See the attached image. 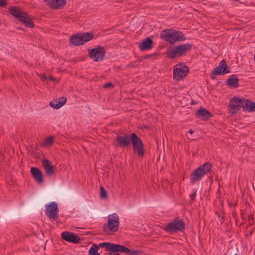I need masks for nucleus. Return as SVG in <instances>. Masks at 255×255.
<instances>
[{
	"mask_svg": "<svg viewBox=\"0 0 255 255\" xmlns=\"http://www.w3.org/2000/svg\"><path fill=\"white\" fill-rule=\"evenodd\" d=\"M197 118H202L203 119L207 120L212 116V114L209 111L202 108L198 109L196 113Z\"/></svg>",
	"mask_w": 255,
	"mask_h": 255,
	"instance_id": "nucleus-21",
	"label": "nucleus"
},
{
	"mask_svg": "<svg viewBox=\"0 0 255 255\" xmlns=\"http://www.w3.org/2000/svg\"><path fill=\"white\" fill-rule=\"evenodd\" d=\"M113 84L112 83H107L104 85V88H109L111 87H113Z\"/></svg>",
	"mask_w": 255,
	"mask_h": 255,
	"instance_id": "nucleus-34",
	"label": "nucleus"
},
{
	"mask_svg": "<svg viewBox=\"0 0 255 255\" xmlns=\"http://www.w3.org/2000/svg\"><path fill=\"white\" fill-rule=\"evenodd\" d=\"M48 5L53 9H58L64 6L66 0H44Z\"/></svg>",
	"mask_w": 255,
	"mask_h": 255,
	"instance_id": "nucleus-16",
	"label": "nucleus"
},
{
	"mask_svg": "<svg viewBox=\"0 0 255 255\" xmlns=\"http://www.w3.org/2000/svg\"><path fill=\"white\" fill-rule=\"evenodd\" d=\"M212 170V164L210 162H206L195 169L190 176V181L194 183L200 180L206 174L210 172Z\"/></svg>",
	"mask_w": 255,
	"mask_h": 255,
	"instance_id": "nucleus-4",
	"label": "nucleus"
},
{
	"mask_svg": "<svg viewBox=\"0 0 255 255\" xmlns=\"http://www.w3.org/2000/svg\"><path fill=\"white\" fill-rule=\"evenodd\" d=\"M54 141V137L52 136H50L45 139V143L47 145H51Z\"/></svg>",
	"mask_w": 255,
	"mask_h": 255,
	"instance_id": "nucleus-29",
	"label": "nucleus"
},
{
	"mask_svg": "<svg viewBox=\"0 0 255 255\" xmlns=\"http://www.w3.org/2000/svg\"><path fill=\"white\" fill-rule=\"evenodd\" d=\"M59 209L55 202H52L46 206V213L47 216L52 220H56L58 217Z\"/></svg>",
	"mask_w": 255,
	"mask_h": 255,
	"instance_id": "nucleus-13",
	"label": "nucleus"
},
{
	"mask_svg": "<svg viewBox=\"0 0 255 255\" xmlns=\"http://www.w3.org/2000/svg\"><path fill=\"white\" fill-rule=\"evenodd\" d=\"M119 224V218L116 213L109 215L108 217V222L103 228V231L107 235H113L118 230Z\"/></svg>",
	"mask_w": 255,
	"mask_h": 255,
	"instance_id": "nucleus-5",
	"label": "nucleus"
},
{
	"mask_svg": "<svg viewBox=\"0 0 255 255\" xmlns=\"http://www.w3.org/2000/svg\"><path fill=\"white\" fill-rule=\"evenodd\" d=\"M192 47L191 43H186L175 47H169L166 52L167 57L174 59L185 55Z\"/></svg>",
	"mask_w": 255,
	"mask_h": 255,
	"instance_id": "nucleus-3",
	"label": "nucleus"
},
{
	"mask_svg": "<svg viewBox=\"0 0 255 255\" xmlns=\"http://www.w3.org/2000/svg\"><path fill=\"white\" fill-rule=\"evenodd\" d=\"M227 64L225 59H223L219 64L218 66L215 68L212 71L211 74V78L214 79L215 75L225 74L226 73H230V70H227Z\"/></svg>",
	"mask_w": 255,
	"mask_h": 255,
	"instance_id": "nucleus-12",
	"label": "nucleus"
},
{
	"mask_svg": "<svg viewBox=\"0 0 255 255\" xmlns=\"http://www.w3.org/2000/svg\"><path fill=\"white\" fill-rule=\"evenodd\" d=\"M196 192H194L190 195V198L192 200L194 201L195 199Z\"/></svg>",
	"mask_w": 255,
	"mask_h": 255,
	"instance_id": "nucleus-36",
	"label": "nucleus"
},
{
	"mask_svg": "<svg viewBox=\"0 0 255 255\" xmlns=\"http://www.w3.org/2000/svg\"><path fill=\"white\" fill-rule=\"evenodd\" d=\"M244 101L240 98L234 97L232 98L229 105V113L234 114L243 107Z\"/></svg>",
	"mask_w": 255,
	"mask_h": 255,
	"instance_id": "nucleus-11",
	"label": "nucleus"
},
{
	"mask_svg": "<svg viewBox=\"0 0 255 255\" xmlns=\"http://www.w3.org/2000/svg\"><path fill=\"white\" fill-rule=\"evenodd\" d=\"M226 85L231 88H237L239 86V79L235 75L230 76L226 82Z\"/></svg>",
	"mask_w": 255,
	"mask_h": 255,
	"instance_id": "nucleus-22",
	"label": "nucleus"
},
{
	"mask_svg": "<svg viewBox=\"0 0 255 255\" xmlns=\"http://www.w3.org/2000/svg\"><path fill=\"white\" fill-rule=\"evenodd\" d=\"M153 42L151 38L148 37L143 39L142 42L139 44V48L141 51H145L151 49Z\"/></svg>",
	"mask_w": 255,
	"mask_h": 255,
	"instance_id": "nucleus-17",
	"label": "nucleus"
},
{
	"mask_svg": "<svg viewBox=\"0 0 255 255\" xmlns=\"http://www.w3.org/2000/svg\"><path fill=\"white\" fill-rule=\"evenodd\" d=\"M137 66L135 62H132L130 64H128L126 66L127 68L130 67H135Z\"/></svg>",
	"mask_w": 255,
	"mask_h": 255,
	"instance_id": "nucleus-33",
	"label": "nucleus"
},
{
	"mask_svg": "<svg viewBox=\"0 0 255 255\" xmlns=\"http://www.w3.org/2000/svg\"><path fill=\"white\" fill-rule=\"evenodd\" d=\"M116 143L115 146L120 147H128L130 144V135H126L125 136L117 135L115 139Z\"/></svg>",
	"mask_w": 255,
	"mask_h": 255,
	"instance_id": "nucleus-14",
	"label": "nucleus"
},
{
	"mask_svg": "<svg viewBox=\"0 0 255 255\" xmlns=\"http://www.w3.org/2000/svg\"><path fill=\"white\" fill-rule=\"evenodd\" d=\"M30 172L34 179L38 183H42L43 181V175L39 169L32 167L30 169Z\"/></svg>",
	"mask_w": 255,
	"mask_h": 255,
	"instance_id": "nucleus-18",
	"label": "nucleus"
},
{
	"mask_svg": "<svg viewBox=\"0 0 255 255\" xmlns=\"http://www.w3.org/2000/svg\"><path fill=\"white\" fill-rule=\"evenodd\" d=\"M185 229V224L183 220L176 219L168 223L164 230L166 232H175L177 231H182Z\"/></svg>",
	"mask_w": 255,
	"mask_h": 255,
	"instance_id": "nucleus-8",
	"label": "nucleus"
},
{
	"mask_svg": "<svg viewBox=\"0 0 255 255\" xmlns=\"http://www.w3.org/2000/svg\"><path fill=\"white\" fill-rule=\"evenodd\" d=\"M7 5L6 0H0V7H5Z\"/></svg>",
	"mask_w": 255,
	"mask_h": 255,
	"instance_id": "nucleus-32",
	"label": "nucleus"
},
{
	"mask_svg": "<svg viewBox=\"0 0 255 255\" xmlns=\"http://www.w3.org/2000/svg\"><path fill=\"white\" fill-rule=\"evenodd\" d=\"M81 37H82L83 42L84 44L85 42L92 39L94 37V35L92 33L88 32L81 34Z\"/></svg>",
	"mask_w": 255,
	"mask_h": 255,
	"instance_id": "nucleus-25",
	"label": "nucleus"
},
{
	"mask_svg": "<svg viewBox=\"0 0 255 255\" xmlns=\"http://www.w3.org/2000/svg\"><path fill=\"white\" fill-rule=\"evenodd\" d=\"M42 166H43L46 173L51 176L54 174V166L52 165V163L48 159H44L42 161Z\"/></svg>",
	"mask_w": 255,
	"mask_h": 255,
	"instance_id": "nucleus-19",
	"label": "nucleus"
},
{
	"mask_svg": "<svg viewBox=\"0 0 255 255\" xmlns=\"http://www.w3.org/2000/svg\"><path fill=\"white\" fill-rule=\"evenodd\" d=\"M61 238L68 242L73 243H78L80 241V238L78 235L67 231L62 233Z\"/></svg>",
	"mask_w": 255,
	"mask_h": 255,
	"instance_id": "nucleus-15",
	"label": "nucleus"
},
{
	"mask_svg": "<svg viewBox=\"0 0 255 255\" xmlns=\"http://www.w3.org/2000/svg\"><path fill=\"white\" fill-rule=\"evenodd\" d=\"M89 57L95 62L102 61L106 55V50L103 47L98 46L89 51Z\"/></svg>",
	"mask_w": 255,
	"mask_h": 255,
	"instance_id": "nucleus-10",
	"label": "nucleus"
},
{
	"mask_svg": "<svg viewBox=\"0 0 255 255\" xmlns=\"http://www.w3.org/2000/svg\"><path fill=\"white\" fill-rule=\"evenodd\" d=\"M160 37L162 40L171 44H173L178 41H185L186 39L182 31L172 29H167L162 30L160 34Z\"/></svg>",
	"mask_w": 255,
	"mask_h": 255,
	"instance_id": "nucleus-1",
	"label": "nucleus"
},
{
	"mask_svg": "<svg viewBox=\"0 0 255 255\" xmlns=\"http://www.w3.org/2000/svg\"><path fill=\"white\" fill-rule=\"evenodd\" d=\"M188 70V67L185 65H176L173 70V79L176 81H181L187 75Z\"/></svg>",
	"mask_w": 255,
	"mask_h": 255,
	"instance_id": "nucleus-9",
	"label": "nucleus"
},
{
	"mask_svg": "<svg viewBox=\"0 0 255 255\" xmlns=\"http://www.w3.org/2000/svg\"><path fill=\"white\" fill-rule=\"evenodd\" d=\"M129 255H144L143 252L139 250L130 251V252L128 253Z\"/></svg>",
	"mask_w": 255,
	"mask_h": 255,
	"instance_id": "nucleus-28",
	"label": "nucleus"
},
{
	"mask_svg": "<svg viewBox=\"0 0 255 255\" xmlns=\"http://www.w3.org/2000/svg\"><path fill=\"white\" fill-rule=\"evenodd\" d=\"M130 142L132 143L133 150L137 152L139 156L143 157L144 154L143 145L141 140L135 133L130 134Z\"/></svg>",
	"mask_w": 255,
	"mask_h": 255,
	"instance_id": "nucleus-7",
	"label": "nucleus"
},
{
	"mask_svg": "<svg viewBox=\"0 0 255 255\" xmlns=\"http://www.w3.org/2000/svg\"><path fill=\"white\" fill-rule=\"evenodd\" d=\"M248 220L249 221V225L250 226H252L254 223V218L252 215H249L248 216Z\"/></svg>",
	"mask_w": 255,
	"mask_h": 255,
	"instance_id": "nucleus-31",
	"label": "nucleus"
},
{
	"mask_svg": "<svg viewBox=\"0 0 255 255\" xmlns=\"http://www.w3.org/2000/svg\"><path fill=\"white\" fill-rule=\"evenodd\" d=\"M101 244H102V243H100L98 245L96 244L93 245L89 251V254L90 255H100V254L98 253L99 247L103 248V247L101 246Z\"/></svg>",
	"mask_w": 255,
	"mask_h": 255,
	"instance_id": "nucleus-24",
	"label": "nucleus"
},
{
	"mask_svg": "<svg viewBox=\"0 0 255 255\" xmlns=\"http://www.w3.org/2000/svg\"><path fill=\"white\" fill-rule=\"evenodd\" d=\"M100 197L102 198H106L107 197V191L102 186L100 187Z\"/></svg>",
	"mask_w": 255,
	"mask_h": 255,
	"instance_id": "nucleus-27",
	"label": "nucleus"
},
{
	"mask_svg": "<svg viewBox=\"0 0 255 255\" xmlns=\"http://www.w3.org/2000/svg\"><path fill=\"white\" fill-rule=\"evenodd\" d=\"M189 132H190V133H193V132H194V131H193V130H192V129H190V130H189Z\"/></svg>",
	"mask_w": 255,
	"mask_h": 255,
	"instance_id": "nucleus-38",
	"label": "nucleus"
},
{
	"mask_svg": "<svg viewBox=\"0 0 255 255\" xmlns=\"http://www.w3.org/2000/svg\"><path fill=\"white\" fill-rule=\"evenodd\" d=\"M49 80L50 81H54L56 80V79L54 77L51 76L49 77Z\"/></svg>",
	"mask_w": 255,
	"mask_h": 255,
	"instance_id": "nucleus-37",
	"label": "nucleus"
},
{
	"mask_svg": "<svg viewBox=\"0 0 255 255\" xmlns=\"http://www.w3.org/2000/svg\"><path fill=\"white\" fill-rule=\"evenodd\" d=\"M81 34L72 35L69 38L70 44L74 46H79L84 44Z\"/></svg>",
	"mask_w": 255,
	"mask_h": 255,
	"instance_id": "nucleus-20",
	"label": "nucleus"
},
{
	"mask_svg": "<svg viewBox=\"0 0 255 255\" xmlns=\"http://www.w3.org/2000/svg\"><path fill=\"white\" fill-rule=\"evenodd\" d=\"M101 246L107 251H109V255H120L119 252L128 254L130 250L125 246L110 243H102Z\"/></svg>",
	"mask_w": 255,
	"mask_h": 255,
	"instance_id": "nucleus-6",
	"label": "nucleus"
},
{
	"mask_svg": "<svg viewBox=\"0 0 255 255\" xmlns=\"http://www.w3.org/2000/svg\"><path fill=\"white\" fill-rule=\"evenodd\" d=\"M39 77H40V79L42 81H44V80H46L47 79V77L44 74L39 75Z\"/></svg>",
	"mask_w": 255,
	"mask_h": 255,
	"instance_id": "nucleus-35",
	"label": "nucleus"
},
{
	"mask_svg": "<svg viewBox=\"0 0 255 255\" xmlns=\"http://www.w3.org/2000/svg\"><path fill=\"white\" fill-rule=\"evenodd\" d=\"M60 105L59 102L57 99L53 100L50 103V106L56 109H59L61 107Z\"/></svg>",
	"mask_w": 255,
	"mask_h": 255,
	"instance_id": "nucleus-26",
	"label": "nucleus"
},
{
	"mask_svg": "<svg viewBox=\"0 0 255 255\" xmlns=\"http://www.w3.org/2000/svg\"><path fill=\"white\" fill-rule=\"evenodd\" d=\"M58 102H59V103L60 104V106L62 107L66 103V99L64 97H61L59 99Z\"/></svg>",
	"mask_w": 255,
	"mask_h": 255,
	"instance_id": "nucleus-30",
	"label": "nucleus"
},
{
	"mask_svg": "<svg viewBox=\"0 0 255 255\" xmlns=\"http://www.w3.org/2000/svg\"><path fill=\"white\" fill-rule=\"evenodd\" d=\"M243 108L245 111L248 112L255 111V103L249 100L245 101V105L243 104Z\"/></svg>",
	"mask_w": 255,
	"mask_h": 255,
	"instance_id": "nucleus-23",
	"label": "nucleus"
},
{
	"mask_svg": "<svg viewBox=\"0 0 255 255\" xmlns=\"http://www.w3.org/2000/svg\"><path fill=\"white\" fill-rule=\"evenodd\" d=\"M9 10L11 15L23 22L26 26L30 28L34 26V24L30 16L25 11L21 10L19 7L10 6Z\"/></svg>",
	"mask_w": 255,
	"mask_h": 255,
	"instance_id": "nucleus-2",
	"label": "nucleus"
},
{
	"mask_svg": "<svg viewBox=\"0 0 255 255\" xmlns=\"http://www.w3.org/2000/svg\"><path fill=\"white\" fill-rule=\"evenodd\" d=\"M235 255H238L237 254H236Z\"/></svg>",
	"mask_w": 255,
	"mask_h": 255,
	"instance_id": "nucleus-39",
	"label": "nucleus"
}]
</instances>
